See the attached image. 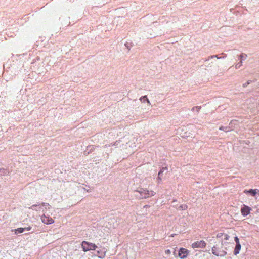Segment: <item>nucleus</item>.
<instances>
[{
	"mask_svg": "<svg viewBox=\"0 0 259 259\" xmlns=\"http://www.w3.org/2000/svg\"><path fill=\"white\" fill-rule=\"evenodd\" d=\"M155 192L153 191H149L146 189L139 188L138 190L135 191V195L138 199H146L151 196H154Z\"/></svg>",
	"mask_w": 259,
	"mask_h": 259,
	"instance_id": "1",
	"label": "nucleus"
},
{
	"mask_svg": "<svg viewBox=\"0 0 259 259\" xmlns=\"http://www.w3.org/2000/svg\"><path fill=\"white\" fill-rule=\"evenodd\" d=\"M223 245V242H222L221 247L214 246L212 248V252L214 255H216L217 256L223 257L227 254V252L226 251V250L222 249Z\"/></svg>",
	"mask_w": 259,
	"mask_h": 259,
	"instance_id": "2",
	"label": "nucleus"
},
{
	"mask_svg": "<svg viewBox=\"0 0 259 259\" xmlns=\"http://www.w3.org/2000/svg\"><path fill=\"white\" fill-rule=\"evenodd\" d=\"M81 245L82 250L84 252L91 250H95L97 248L96 244L85 241L82 242Z\"/></svg>",
	"mask_w": 259,
	"mask_h": 259,
	"instance_id": "3",
	"label": "nucleus"
},
{
	"mask_svg": "<svg viewBox=\"0 0 259 259\" xmlns=\"http://www.w3.org/2000/svg\"><path fill=\"white\" fill-rule=\"evenodd\" d=\"M167 172V168L166 167H163L158 174V178L157 179V183H161L163 174H166Z\"/></svg>",
	"mask_w": 259,
	"mask_h": 259,
	"instance_id": "4",
	"label": "nucleus"
},
{
	"mask_svg": "<svg viewBox=\"0 0 259 259\" xmlns=\"http://www.w3.org/2000/svg\"><path fill=\"white\" fill-rule=\"evenodd\" d=\"M189 251L184 248H181L179 250L178 255L181 259L186 258L188 254Z\"/></svg>",
	"mask_w": 259,
	"mask_h": 259,
	"instance_id": "5",
	"label": "nucleus"
},
{
	"mask_svg": "<svg viewBox=\"0 0 259 259\" xmlns=\"http://www.w3.org/2000/svg\"><path fill=\"white\" fill-rule=\"evenodd\" d=\"M237 123H238L237 121H236V120H232L230 123L229 127L222 126H221L219 128V130H222V131H225L226 132H228L229 131L232 130L233 129L232 128L233 127V125L237 124Z\"/></svg>",
	"mask_w": 259,
	"mask_h": 259,
	"instance_id": "6",
	"label": "nucleus"
},
{
	"mask_svg": "<svg viewBox=\"0 0 259 259\" xmlns=\"http://www.w3.org/2000/svg\"><path fill=\"white\" fill-rule=\"evenodd\" d=\"M206 246V243L203 240H201L200 241H197L194 242L192 244V247L193 248H204Z\"/></svg>",
	"mask_w": 259,
	"mask_h": 259,
	"instance_id": "7",
	"label": "nucleus"
},
{
	"mask_svg": "<svg viewBox=\"0 0 259 259\" xmlns=\"http://www.w3.org/2000/svg\"><path fill=\"white\" fill-rule=\"evenodd\" d=\"M41 221L46 224H51L54 223V220L52 218L46 215H43L41 218Z\"/></svg>",
	"mask_w": 259,
	"mask_h": 259,
	"instance_id": "8",
	"label": "nucleus"
},
{
	"mask_svg": "<svg viewBox=\"0 0 259 259\" xmlns=\"http://www.w3.org/2000/svg\"><path fill=\"white\" fill-rule=\"evenodd\" d=\"M251 208L249 206L244 205L241 209V212L242 215L246 216L250 213Z\"/></svg>",
	"mask_w": 259,
	"mask_h": 259,
	"instance_id": "9",
	"label": "nucleus"
},
{
	"mask_svg": "<svg viewBox=\"0 0 259 259\" xmlns=\"http://www.w3.org/2000/svg\"><path fill=\"white\" fill-rule=\"evenodd\" d=\"M244 193L246 194H250L253 196H255L256 194H259V190L255 189H249V190H245Z\"/></svg>",
	"mask_w": 259,
	"mask_h": 259,
	"instance_id": "10",
	"label": "nucleus"
},
{
	"mask_svg": "<svg viewBox=\"0 0 259 259\" xmlns=\"http://www.w3.org/2000/svg\"><path fill=\"white\" fill-rule=\"evenodd\" d=\"M241 244H236V246L234 250V255H236L238 254L239 253V251L241 249Z\"/></svg>",
	"mask_w": 259,
	"mask_h": 259,
	"instance_id": "11",
	"label": "nucleus"
},
{
	"mask_svg": "<svg viewBox=\"0 0 259 259\" xmlns=\"http://www.w3.org/2000/svg\"><path fill=\"white\" fill-rule=\"evenodd\" d=\"M139 100H140V101L141 102L144 103V102H146L148 103V105H151V103H150L149 100L148 99L147 96H146V95L142 96L140 98Z\"/></svg>",
	"mask_w": 259,
	"mask_h": 259,
	"instance_id": "12",
	"label": "nucleus"
},
{
	"mask_svg": "<svg viewBox=\"0 0 259 259\" xmlns=\"http://www.w3.org/2000/svg\"><path fill=\"white\" fill-rule=\"evenodd\" d=\"M238 59L240 60L241 61H242L246 60L247 58V54L245 53H241L240 55L238 56Z\"/></svg>",
	"mask_w": 259,
	"mask_h": 259,
	"instance_id": "13",
	"label": "nucleus"
},
{
	"mask_svg": "<svg viewBox=\"0 0 259 259\" xmlns=\"http://www.w3.org/2000/svg\"><path fill=\"white\" fill-rule=\"evenodd\" d=\"M223 55L221 57H219L218 55H212L209 57V59H212L214 58H217L218 59L225 58L227 57V54H222Z\"/></svg>",
	"mask_w": 259,
	"mask_h": 259,
	"instance_id": "14",
	"label": "nucleus"
},
{
	"mask_svg": "<svg viewBox=\"0 0 259 259\" xmlns=\"http://www.w3.org/2000/svg\"><path fill=\"white\" fill-rule=\"evenodd\" d=\"M25 229L24 228H19L15 230V234H18L22 233L25 231Z\"/></svg>",
	"mask_w": 259,
	"mask_h": 259,
	"instance_id": "15",
	"label": "nucleus"
},
{
	"mask_svg": "<svg viewBox=\"0 0 259 259\" xmlns=\"http://www.w3.org/2000/svg\"><path fill=\"white\" fill-rule=\"evenodd\" d=\"M97 253L98 254H99V257L101 258H103L106 256V251H104V252H101L100 251H97Z\"/></svg>",
	"mask_w": 259,
	"mask_h": 259,
	"instance_id": "16",
	"label": "nucleus"
},
{
	"mask_svg": "<svg viewBox=\"0 0 259 259\" xmlns=\"http://www.w3.org/2000/svg\"><path fill=\"white\" fill-rule=\"evenodd\" d=\"M201 109L200 106H195L192 108L191 111H196L197 113H198Z\"/></svg>",
	"mask_w": 259,
	"mask_h": 259,
	"instance_id": "17",
	"label": "nucleus"
},
{
	"mask_svg": "<svg viewBox=\"0 0 259 259\" xmlns=\"http://www.w3.org/2000/svg\"><path fill=\"white\" fill-rule=\"evenodd\" d=\"M209 59H209V58H208V59H207L205 60V62H206V64H205V66L206 67H208V68H209V67H211V66H212L211 64H212V63H213V62H211V63H207V62L209 60Z\"/></svg>",
	"mask_w": 259,
	"mask_h": 259,
	"instance_id": "18",
	"label": "nucleus"
},
{
	"mask_svg": "<svg viewBox=\"0 0 259 259\" xmlns=\"http://www.w3.org/2000/svg\"><path fill=\"white\" fill-rule=\"evenodd\" d=\"M122 146H123V149H128V147H131L132 146L130 144V142L129 143H126L125 144H122Z\"/></svg>",
	"mask_w": 259,
	"mask_h": 259,
	"instance_id": "19",
	"label": "nucleus"
},
{
	"mask_svg": "<svg viewBox=\"0 0 259 259\" xmlns=\"http://www.w3.org/2000/svg\"><path fill=\"white\" fill-rule=\"evenodd\" d=\"M242 63L243 62L242 61H240L239 62H238V63H237L236 65H235V68L236 69H238V68H240L241 67V66L242 65Z\"/></svg>",
	"mask_w": 259,
	"mask_h": 259,
	"instance_id": "20",
	"label": "nucleus"
},
{
	"mask_svg": "<svg viewBox=\"0 0 259 259\" xmlns=\"http://www.w3.org/2000/svg\"><path fill=\"white\" fill-rule=\"evenodd\" d=\"M179 208L180 210H186L187 208V206L186 205H182L179 206Z\"/></svg>",
	"mask_w": 259,
	"mask_h": 259,
	"instance_id": "21",
	"label": "nucleus"
},
{
	"mask_svg": "<svg viewBox=\"0 0 259 259\" xmlns=\"http://www.w3.org/2000/svg\"><path fill=\"white\" fill-rule=\"evenodd\" d=\"M251 81L250 80H249L247 82L244 83L243 84V87L244 88H246L249 84H250Z\"/></svg>",
	"mask_w": 259,
	"mask_h": 259,
	"instance_id": "22",
	"label": "nucleus"
},
{
	"mask_svg": "<svg viewBox=\"0 0 259 259\" xmlns=\"http://www.w3.org/2000/svg\"><path fill=\"white\" fill-rule=\"evenodd\" d=\"M223 235H224V234H223V233H218V234H217V237L218 238H219L222 237Z\"/></svg>",
	"mask_w": 259,
	"mask_h": 259,
	"instance_id": "23",
	"label": "nucleus"
},
{
	"mask_svg": "<svg viewBox=\"0 0 259 259\" xmlns=\"http://www.w3.org/2000/svg\"><path fill=\"white\" fill-rule=\"evenodd\" d=\"M234 240H235V241L236 242V244H239L240 243L239 240V238L237 236H236L235 237Z\"/></svg>",
	"mask_w": 259,
	"mask_h": 259,
	"instance_id": "24",
	"label": "nucleus"
},
{
	"mask_svg": "<svg viewBox=\"0 0 259 259\" xmlns=\"http://www.w3.org/2000/svg\"><path fill=\"white\" fill-rule=\"evenodd\" d=\"M224 239L226 240H229V236L228 235V234H224Z\"/></svg>",
	"mask_w": 259,
	"mask_h": 259,
	"instance_id": "25",
	"label": "nucleus"
},
{
	"mask_svg": "<svg viewBox=\"0 0 259 259\" xmlns=\"http://www.w3.org/2000/svg\"><path fill=\"white\" fill-rule=\"evenodd\" d=\"M113 145H116L117 146L121 147L120 142L119 141H116Z\"/></svg>",
	"mask_w": 259,
	"mask_h": 259,
	"instance_id": "26",
	"label": "nucleus"
},
{
	"mask_svg": "<svg viewBox=\"0 0 259 259\" xmlns=\"http://www.w3.org/2000/svg\"><path fill=\"white\" fill-rule=\"evenodd\" d=\"M37 206H38V205H33L31 207H30L29 208L34 210V209H35V207H36Z\"/></svg>",
	"mask_w": 259,
	"mask_h": 259,
	"instance_id": "27",
	"label": "nucleus"
},
{
	"mask_svg": "<svg viewBox=\"0 0 259 259\" xmlns=\"http://www.w3.org/2000/svg\"><path fill=\"white\" fill-rule=\"evenodd\" d=\"M165 253L166 254H170L171 251H170V250L169 249H167V250H166L165 251Z\"/></svg>",
	"mask_w": 259,
	"mask_h": 259,
	"instance_id": "28",
	"label": "nucleus"
},
{
	"mask_svg": "<svg viewBox=\"0 0 259 259\" xmlns=\"http://www.w3.org/2000/svg\"><path fill=\"white\" fill-rule=\"evenodd\" d=\"M25 229V230H27V231H29L31 230V227H26V228H24Z\"/></svg>",
	"mask_w": 259,
	"mask_h": 259,
	"instance_id": "29",
	"label": "nucleus"
},
{
	"mask_svg": "<svg viewBox=\"0 0 259 259\" xmlns=\"http://www.w3.org/2000/svg\"><path fill=\"white\" fill-rule=\"evenodd\" d=\"M125 46L130 49V46L128 45V43H126L125 44Z\"/></svg>",
	"mask_w": 259,
	"mask_h": 259,
	"instance_id": "30",
	"label": "nucleus"
},
{
	"mask_svg": "<svg viewBox=\"0 0 259 259\" xmlns=\"http://www.w3.org/2000/svg\"><path fill=\"white\" fill-rule=\"evenodd\" d=\"M175 201H176L175 200H174V201H172V203H174Z\"/></svg>",
	"mask_w": 259,
	"mask_h": 259,
	"instance_id": "31",
	"label": "nucleus"
}]
</instances>
